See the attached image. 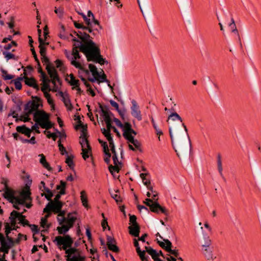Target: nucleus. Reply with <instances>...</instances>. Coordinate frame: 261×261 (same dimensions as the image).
I'll list each match as a JSON object with an SVG mask.
<instances>
[{
	"label": "nucleus",
	"instance_id": "nucleus-1",
	"mask_svg": "<svg viewBox=\"0 0 261 261\" xmlns=\"http://www.w3.org/2000/svg\"><path fill=\"white\" fill-rule=\"evenodd\" d=\"M167 122L174 149L179 158L187 155L191 148V143L186 126L182 118L176 112L168 116Z\"/></svg>",
	"mask_w": 261,
	"mask_h": 261
},
{
	"label": "nucleus",
	"instance_id": "nucleus-2",
	"mask_svg": "<svg viewBox=\"0 0 261 261\" xmlns=\"http://www.w3.org/2000/svg\"><path fill=\"white\" fill-rule=\"evenodd\" d=\"M75 41L72 49L71 58H70V55L65 50L66 57L70 60L71 64L76 68L83 71L86 74L89 73L88 70L85 69L83 65L77 62L76 60L80 58L77 48L83 52L86 56L88 61H92L100 65H103L108 62L105 59L103 58L100 55V49L96 44L92 41L84 42L82 43L80 41Z\"/></svg>",
	"mask_w": 261,
	"mask_h": 261
},
{
	"label": "nucleus",
	"instance_id": "nucleus-3",
	"mask_svg": "<svg viewBox=\"0 0 261 261\" xmlns=\"http://www.w3.org/2000/svg\"><path fill=\"white\" fill-rule=\"evenodd\" d=\"M31 192L29 187L26 186L18 195H14L13 191L6 186V190L4 196L13 204L15 208L20 210L19 205H25L26 207L30 208L32 206Z\"/></svg>",
	"mask_w": 261,
	"mask_h": 261
},
{
	"label": "nucleus",
	"instance_id": "nucleus-4",
	"mask_svg": "<svg viewBox=\"0 0 261 261\" xmlns=\"http://www.w3.org/2000/svg\"><path fill=\"white\" fill-rule=\"evenodd\" d=\"M112 120L115 122L118 127L122 128L123 135L127 141L133 143L137 148H139L140 143L138 140L134 139V136L137 135V133L132 128L130 123L125 122L123 124L119 119L114 117L112 118Z\"/></svg>",
	"mask_w": 261,
	"mask_h": 261
},
{
	"label": "nucleus",
	"instance_id": "nucleus-5",
	"mask_svg": "<svg viewBox=\"0 0 261 261\" xmlns=\"http://www.w3.org/2000/svg\"><path fill=\"white\" fill-rule=\"evenodd\" d=\"M148 189L151 192V198L146 199L144 201V203L149 206L150 211L153 213L158 214L161 212L165 215H168L167 210L165 207L161 206L157 202L158 200V193L153 190L152 186L148 187Z\"/></svg>",
	"mask_w": 261,
	"mask_h": 261
},
{
	"label": "nucleus",
	"instance_id": "nucleus-6",
	"mask_svg": "<svg viewBox=\"0 0 261 261\" xmlns=\"http://www.w3.org/2000/svg\"><path fill=\"white\" fill-rule=\"evenodd\" d=\"M49 115L43 111H38L34 114V121L42 128L48 129L52 127L53 125L49 120Z\"/></svg>",
	"mask_w": 261,
	"mask_h": 261
},
{
	"label": "nucleus",
	"instance_id": "nucleus-7",
	"mask_svg": "<svg viewBox=\"0 0 261 261\" xmlns=\"http://www.w3.org/2000/svg\"><path fill=\"white\" fill-rule=\"evenodd\" d=\"M54 242H56L57 245L60 249H63L65 252L68 248H70L73 244L72 239L68 235L57 236L55 238Z\"/></svg>",
	"mask_w": 261,
	"mask_h": 261
},
{
	"label": "nucleus",
	"instance_id": "nucleus-8",
	"mask_svg": "<svg viewBox=\"0 0 261 261\" xmlns=\"http://www.w3.org/2000/svg\"><path fill=\"white\" fill-rule=\"evenodd\" d=\"M80 143L82 147V157L86 160L91 154V149L84 132L80 137Z\"/></svg>",
	"mask_w": 261,
	"mask_h": 261
},
{
	"label": "nucleus",
	"instance_id": "nucleus-9",
	"mask_svg": "<svg viewBox=\"0 0 261 261\" xmlns=\"http://www.w3.org/2000/svg\"><path fill=\"white\" fill-rule=\"evenodd\" d=\"M40 106H42L41 100L39 97H35L32 101L27 103L24 110L26 113L29 114H34L35 112L39 111L38 109Z\"/></svg>",
	"mask_w": 261,
	"mask_h": 261
},
{
	"label": "nucleus",
	"instance_id": "nucleus-10",
	"mask_svg": "<svg viewBox=\"0 0 261 261\" xmlns=\"http://www.w3.org/2000/svg\"><path fill=\"white\" fill-rule=\"evenodd\" d=\"M67 261H84L85 257L81 255L80 252L74 248H68L66 251Z\"/></svg>",
	"mask_w": 261,
	"mask_h": 261
},
{
	"label": "nucleus",
	"instance_id": "nucleus-11",
	"mask_svg": "<svg viewBox=\"0 0 261 261\" xmlns=\"http://www.w3.org/2000/svg\"><path fill=\"white\" fill-rule=\"evenodd\" d=\"M89 68L95 80L101 83L109 82L106 79V74L102 70L101 71L102 74H100V73L98 72L96 67L92 64H89Z\"/></svg>",
	"mask_w": 261,
	"mask_h": 261
},
{
	"label": "nucleus",
	"instance_id": "nucleus-12",
	"mask_svg": "<svg viewBox=\"0 0 261 261\" xmlns=\"http://www.w3.org/2000/svg\"><path fill=\"white\" fill-rule=\"evenodd\" d=\"M9 219L12 224L14 225L16 223V219H17L24 226L29 225L28 221L25 219V217L22 215V213H19L16 211H13L11 212Z\"/></svg>",
	"mask_w": 261,
	"mask_h": 261
},
{
	"label": "nucleus",
	"instance_id": "nucleus-13",
	"mask_svg": "<svg viewBox=\"0 0 261 261\" xmlns=\"http://www.w3.org/2000/svg\"><path fill=\"white\" fill-rule=\"evenodd\" d=\"M46 69L47 71L48 74L51 78V82L54 85L53 90L56 91V87H57V83L60 84V81L58 77L57 71L55 68L52 66H47Z\"/></svg>",
	"mask_w": 261,
	"mask_h": 261
},
{
	"label": "nucleus",
	"instance_id": "nucleus-14",
	"mask_svg": "<svg viewBox=\"0 0 261 261\" xmlns=\"http://www.w3.org/2000/svg\"><path fill=\"white\" fill-rule=\"evenodd\" d=\"M63 204L61 202H49L43 210L44 213H49L51 211L55 213H58L61 210Z\"/></svg>",
	"mask_w": 261,
	"mask_h": 261
},
{
	"label": "nucleus",
	"instance_id": "nucleus-15",
	"mask_svg": "<svg viewBox=\"0 0 261 261\" xmlns=\"http://www.w3.org/2000/svg\"><path fill=\"white\" fill-rule=\"evenodd\" d=\"M88 19H90V20L89 24H87L88 25V27H87V31L88 33H92L93 35H95L98 30L101 29L99 22L95 19V17H94V20H92L91 17H88Z\"/></svg>",
	"mask_w": 261,
	"mask_h": 261
},
{
	"label": "nucleus",
	"instance_id": "nucleus-16",
	"mask_svg": "<svg viewBox=\"0 0 261 261\" xmlns=\"http://www.w3.org/2000/svg\"><path fill=\"white\" fill-rule=\"evenodd\" d=\"M101 112L102 116L107 125V129L106 130L111 131V129H113V127H114L111 125L113 115L110 111L103 108L101 109Z\"/></svg>",
	"mask_w": 261,
	"mask_h": 261
},
{
	"label": "nucleus",
	"instance_id": "nucleus-17",
	"mask_svg": "<svg viewBox=\"0 0 261 261\" xmlns=\"http://www.w3.org/2000/svg\"><path fill=\"white\" fill-rule=\"evenodd\" d=\"M112 153L113 154L112 158L114 166L110 165L109 167V170L112 175H114V172H118L120 170V163L119 162L117 156L116 155V152L114 147V150H111Z\"/></svg>",
	"mask_w": 261,
	"mask_h": 261
},
{
	"label": "nucleus",
	"instance_id": "nucleus-18",
	"mask_svg": "<svg viewBox=\"0 0 261 261\" xmlns=\"http://www.w3.org/2000/svg\"><path fill=\"white\" fill-rule=\"evenodd\" d=\"M132 106L130 109L132 116L136 118L138 120H141L142 119V116L139 106L135 100H132Z\"/></svg>",
	"mask_w": 261,
	"mask_h": 261
},
{
	"label": "nucleus",
	"instance_id": "nucleus-19",
	"mask_svg": "<svg viewBox=\"0 0 261 261\" xmlns=\"http://www.w3.org/2000/svg\"><path fill=\"white\" fill-rule=\"evenodd\" d=\"M116 244V241L113 238L110 236L107 237V246L109 249L114 252H118L119 249Z\"/></svg>",
	"mask_w": 261,
	"mask_h": 261
},
{
	"label": "nucleus",
	"instance_id": "nucleus-20",
	"mask_svg": "<svg viewBox=\"0 0 261 261\" xmlns=\"http://www.w3.org/2000/svg\"><path fill=\"white\" fill-rule=\"evenodd\" d=\"M77 219L76 215L75 213H69L66 218L65 222L66 225L70 228H71L75 220Z\"/></svg>",
	"mask_w": 261,
	"mask_h": 261
},
{
	"label": "nucleus",
	"instance_id": "nucleus-21",
	"mask_svg": "<svg viewBox=\"0 0 261 261\" xmlns=\"http://www.w3.org/2000/svg\"><path fill=\"white\" fill-rule=\"evenodd\" d=\"M164 241L165 242L166 244V250L171 254L174 255L175 257H177L179 254L178 250L177 249H171L172 243L169 240L166 239L164 240Z\"/></svg>",
	"mask_w": 261,
	"mask_h": 261
},
{
	"label": "nucleus",
	"instance_id": "nucleus-22",
	"mask_svg": "<svg viewBox=\"0 0 261 261\" xmlns=\"http://www.w3.org/2000/svg\"><path fill=\"white\" fill-rule=\"evenodd\" d=\"M101 132L109 141L111 150H114V147H115V145L113 142L112 137L110 134V131H109V130H106V129L103 128L101 129Z\"/></svg>",
	"mask_w": 261,
	"mask_h": 261
},
{
	"label": "nucleus",
	"instance_id": "nucleus-23",
	"mask_svg": "<svg viewBox=\"0 0 261 261\" xmlns=\"http://www.w3.org/2000/svg\"><path fill=\"white\" fill-rule=\"evenodd\" d=\"M23 78L24 80V82L26 85H28L29 86L33 87L37 90H39V87L34 78H29L27 76H23Z\"/></svg>",
	"mask_w": 261,
	"mask_h": 261
},
{
	"label": "nucleus",
	"instance_id": "nucleus-24",
	"mask_svg": "<svg viewBox=\"0 0 261 261\" xmlns=\"http://www.w3.org/2000/svg\"><path fill=\"white\" fill-rule=\"evenodd\" d=\"M146 252L151 255L152 258L154 261H158L160 259L158 258V254L155 250L150 247H145Z\"/></svg>",
	"mask_w": 261,
	"mask_h": 261
},
{
	"label": "nucleus",
	"instance_id": "nucleus-25",
	"mask_svg": "<svg viewBox=\"0 0 261 261\" xmlns=\"http://www.w3.org/2000/svg\"><path fill=\"white\" fill-rule=\"evenodd\" d=\"M16 130L18 132L21 133L27 136L28 137H30L32 130L25 125L18 126L16 127Z\"/></svg>",
	"mask_w": 261,
	"mask_h": 261
},
{
	"label": "nucleus",
	"instance_id": "nucleus-26",
	"mask_svg": "<svg viewBox=\"0 0 261 261\" xmlns=\"http://www.w3.org/2000/svg\"><path fill=\"white\" fill-rule=\"evenodd\" d=\"M129 233L136 237H139L140 227L138 225H131L128 227Z\"/></svg>",
	"mask_w": 261,
	"mask_h": 261
},
{
	"label": "nucleus",
	"instance_id": "nucleus-27",
	"mask_svg": "<svg viewBox=\"0 0 261 261\" xmlns=\"http://www.w3.org/2000/svg\"><path fill=\"white\" fill-rule=\"evenodd\" d=\"M66 80L71 86H74V87H77L79 86V81L75 79L72 74H70L68 75V76L66 77Z\"/></svg>",
	"mask_w": 261,
	"mask_h": 261
},
{
	"label": "nucleus",
	"instance_id": "nucleus-28",
	"mask_svg": "<svg viewBox=\"0 0 261 261\" xmlns=\"http://www.w3.org/2000/svg\"><path fill=\"white\" fill-rule=\"evenodd\" d=\"M38 40L39 42V47L40 49V54L41 56H42L46 55V49L44 46L45 44H48V43H45L41 37L39 38Z\"/></svg>",
	"mask_w": 261,
	"mask_h": 261
},
{
	"label": "nucleus",
	"instance_id": "nucleus-29",
	"mask_svg": "<svg viewBox=\"0 0 261 261\" xmlns=\"http://www.w3.org/2000/svg\"><path fill=\"white\" fill-rule=\"evenodd\" d=\"M77 36L83 42L91 41L90 40V35L85 31H79Z\"/></svg>",
	"mask_w": 261,
	"mask_h": 261
},
{
	"label": "nucleus",
	"instance_id": "nucleus-30",
	"mask_svg": "<svg viewBox=\"0 0 261 261\" xmlns=\"http://www.w3.org/2000/svg\"><path fill=\"white\" fill-rule=\"evenodd\" d=\"M42 75L43 77V82H42V86L41 88V91L44 93L46 91V90L49 88V85L48 84V82H49V80H47L46 79V76L44 73L42 72Z\"/></svg>",
	"mask_w": 261,
	"mask_h": 261
},
{
	"label": "nucleus",
	"instance_id": "nucleus-31",
	"mask_svg": "<svg viewBox=\"0 0 261 261\" xmlns=\"http://www.w3.org/2000/svg\"><path fill=\"white\" fill-rule=\"evenodd\" d=\"M39 156L40 157V163L42 166L48 170H51V168L49 164L46 162L45 156L43 154H40L39 155Z\"/></svg>",
	"mask_w": 261,
	"mask_h": 261
},
{
	"label": "nucleus",
	"instance_id": "nucleus-32",
	"mask_svg": "<svg viewBox=\"0 0 261 261\" xmlns=\"http://www.w3.org/2000/svg\"><path fill=\"white\" fill-rule=\"evenodd\" d=\"M148 174L147 173H141L140 176L142 180V182L145 186H146L148 189V187H151L150 186V179L146 177Z\"/></svg>",
	"mask_w": 261,
	"mask_h": 261
},
{
	"label": "nucleus",
	"instance_id": "nucleus-33",
	"mask_svg": "<svg viewBox=\"0 0 261 261\" xmlns=\"http://www.w3.org/2000/svg\"><path fill=\"white\" fill-rule=\"evenodd\" d=\"M23 79V77H20L16 80L11 81L10 83L11 84L14 83L15 88L17 90H19L21 89V87H22V85H21V83L20 81L21 80H22Z\"/></svg>",
	"mask_w": 261,
	"mask_h": 261
},
{
	"label": "nucleus",
	"instance_id": "nucleus-34",
	"mask_svg": "<svg viewBox=\"0 0 261 261\" xmlns=\"http://www.w3.org/2000/svg\"><path fill=\"white\" fill-rule=\"evenodd\" d=\"M70 228L66 224H62L61 227H58L57 230L59 234H64L67 232Z\"/></svg>",
	"mask_w": 261,
	"mask_h": 261
},
{
	"label": "nucleus",
	"instance_id": "nucleus-35",
	"mask_svg": "<svg viewBox=\"0 0 261 261\" xmlns=\"http://www.w3.org/2000/svg\"><path fill=\"white\" fill-rule=\"evenodd\" d=\"M81 199L83 205L87 207L88 206L87 198L85 191H82L81 192Z\"/></svg>",
	"mask_w": 261,
	"mask_h": 261
},
{
	"label": "nucleus",
	"instance_id": "nucleus-36",
	"mask_svg": "<svg viewBox=\"0 0 261 261\" xmlns=\"http://www.w3.org/2000/svg\"><path fill=\"white\" fill-rule=\"evenodd\" d=\"M217 165H218V169L219 172L221 176H223V168H222V163L221 161V157L220 154H218L217 156Z\"/></svg>",
	"mask_w": 261,
	"mask_h": 261
},
{
	"label": "nucleus",
	"instance_id": "nucleus-37",
	"mask_svg": "<svg viewBox=\"0 0 261 261\" xmlns=\"http://www.w3.org/2000/svg\"><path fill=\"white\" fill-rule=\"evenodd\" d=\"M59 94L62 97L63 101L65 105L67 107H70L71 106V103H70V101L69 98H68V97L65 96L62 92H60Z\"/></svg>",
	"mask_w": 261,
	"mask_h": 261
},
{
	"label": "nucleus",
	"instance_id": "nucleus-38",
	"mask_svg": "<svg viewBox=\"0 0 261 261\" xmlns=\"http://www.w3.org/2000/svg\"><path fill=\"white\" fill-rule=\"evenodd\" d=\"M3 55L5 56L6 59L8 61L10 59H14L16 60L17 58L15 56V55L10 52L4 51Z\"/></svg>",
	"mask_w": 261,
	"mask_h": 261
},
{
	"label": "nucleus",
	"instance_id": "nucleus-39",
	"mask_svg": "<svg viewBox=\"0 0 261 261\" xmlns=\"http://www.w3.org/2000/svg\"><path fill=\"white\" fill-rule=\"evenodd\" d=\"M145 251H145H141V250L139 249V248L138 249V251H137L142 261H148L147 257L145 256Z\"/></svg>",
	"mask_w": 261,
	"mask_h": 261
},
{
	"label": "nucleus",
	"instance_id": "nucleus-40",
	"mask_svg": "<svg viewBox=\"0 0 261 261\" xmlns=\"http://www.w3.org/2000/svg\"><path fill=\"white\" fill-rule=\"evenodd\" d=\"M203 239L204 240L203 246L205 247H207V246H210L211 244V240L210 239V237L206 234H203Z\"/></svg>",
	"mask_w": 261,
	"mask_h": 261
},
{
	"label": "nucleus",
	"instance_id": "nucleus-41",
	"mask_svg": "<svg viewBox=\"0 0 261 261\" xmlns=\"http://www.w3.org/2000/svg\"><path fill=\"white\" fill-rule=\"evenodd\" d=\"M46 193H42L41 195L44 196L48 200H51V198L53 197V194L51 192V191L49 189H46V191H45Z\"/></svg>",
	"mask_w": 261,
	"mask_h": 261
},
{
	"label": "nucleus",
	"instance_id": "nucleus-42",
	"mask_svg": "<svg viewBox=\"0 0 261 261\" xmlns=\"http://www.w3.org/2000/svg\"><path fill=\"white\" fill-rule=\"evenodd\" d=\"M65 162L71 169L73 168L74 164L72 160V158L71 156H67Z\"/></svg>",
	"mask_w": 261,
	"mask_h": 261
},
{
	"label": "nucleus",
	"instance_id": "nucleus-43",
	"mask_svg": "<svg viewBox=\"0 0 261 261\" xmlns=\"http://www.w3.org/2000/svg\"><path fill=\"white\" fill-rule=\"evenodd\" d=\"M3 77L4 80H11L14 77V76L11 74H9L7 73V71H3Z\"/></svg>",
	"mask_w": 261,
	"mask_h": 261
},
{
	"label": "nucleus",
	"instance_id": "nucleus-44",
	"mask_svg": "<svg viewBox=\"0 0 261 261\" xmlns=\"http://www.w3.org/2000/svg\"><path fill=\"white\" fill-rule=\"evenodd\" d=\"M110 193H111L112 197L115 200V201L117 203H118L121 202L122 200H121V198L120 197V196H119L118 195H117L116 193H113L111 192H110Z\"/></svg>",
	"mask_w": 261,
	"mask_h": 261
},
{
	"label": "nucleus",
	"instance_id": "nucleus-45",
	"mask_svg": "<svg viewBox=\"0 0 261 261\" xmlns=\"http://www.w3.org/2000/svg\"><path fill=\"white\" fill-rule=\"evenodd\" d=\"M41 59L44 65L47 67V66H51L49 63V61L48 58L46 56V55L41 56Z\"/></svg>",
	"mask_w": 261,
	"mask_h": 261
},
{
	"label": "nucleus",
	"instance_id": "nucleus-46",
	"mask_svg": "<svg viewBox=\"0 0 261 261\" xmlns=\"http://www.w3.org/2000/svg\"><path fill=\"white\" fill-rule=\"evenodd\" d=\"M105 154V157L104 158V161L105 162L109 164L110 162V157H111V154L109 152V150L107 151L106 152H104Z\"/></svg>",
	"mask_w": 261,
	"mask_h": 261
},
{
	"label": "nucleus",
	"instance_id": "nucleus-47",
	"mask_svg": "<svg viewBox=\"0 0 261 261\" xmlns=\"http://www.w3.org/2000/svg\"><path fill=\"white\" fill-rule=\"evenodd\" d=\"M98 141L101 144V146L103 147V152L109 151V147L106 142H103L100 139H98Z\"/></svg>",
	"mask_w": 261,
	"mask_h": 261
},
{
	"label": "nucleus",
	"instance_id": "nucleus-48",
	"mask_svg": "<svg viewBox=\"0 0 261 261\" xmlns=\"http://www.w3.org/2000/svg\"><path fill=\"white\" fill-rule=\"evenodd\" d=\"M31 114H29L28 113H26L25 111L24 112V114L22 116H21V120L23 121L24 122H28L30 120V118L29 117V115Z\"/></svg>",
	"mask_w": 261,
	"mask_h": 261
},
{
	"label": "nucleus",
	"instance_id": "nucleus-49",
	"mask_svg": "<svg viewBox=\"0 0 261 261\" xmlns=\"http://www.w3.org/2000/svg\"><path fill=\"white\" fill-rule=\"evenodd\" d=\"M137 218L135 215H131L129 217V222L132 224V225H138L136 222Z\"/></svg>",
	"mask_w": 261,
	"mask_h": 261
},
{
	"label": "nucleus",
	"instance_id": "nucleus-50",
	"mask_svg": "<svg viewBox=\"0 0 261 261\" xmlns=\"http://www.w3.org/2000/svg\"><path fill=\"white\" fill-rule=\"evenodd\" d=\"M230 20L231 22L228 23V27L230 28L231 31H232V30H233V29L234 30L236 29L237 27L233 17H231Z\"/></svg>",
	"mask_w": 261,
	"mask_h": 261
},
{
	"label": "nucleus",
	"instance_id": "nucleus-51",
	"mask_svg": "<svg viewBox=\"0 0 261 261\" xmlns=\"http://www.w3.org/2000/svg\"><path fill=\"white\" fill-rule=\"evenodd\" d=\"M55 12L58 15L59 17H62L63 15V10L62 8H55Z\"/></svg>",
	"mask_w": 261,
	"mask_h": 261
},
{
	"label": "nucleus",
	"instance_id": "nucleus-52",
	"mask_svg": "<svg viewBox=\"0 0 261 261\" xmlns=\"http://www.w3.org/2000/svg\"><path fill=\"white\" fill-rule=\"evenodd\" d=\"M74 26L77 29H82V31H87V27L84 26L83 25L79 23L76 22H74Z\"/></svg>",
	"mask_w": 261,
	"mask_h": 261
},
{
	"label": "nucleus",
	"instance_id": "nucleus-53",
	"mask_svg": "<svg viewBox=\"0 0 261 261\" xmlns=\"http://www.w3.org/2000/svg\"><path fill=\"white\" fill-rule=\"evenodd\" d=\"M32 231L34 232V234L38 233L39 232L38 226L36 225H28Z\"/></svg>",
	"mask_w": 261,
	"mask_h": 261
},
{
	"label": "nucleus",
	"instance_id": "nucleus-54",
	"mask_svg": "<svg viewBox=\"0 0 261 261\" xmlns=\"http://www.w3.org/2000/svg\"><path fill=\"white\" fill-rule=\"evenodd\" d=\"M47 220L46 218H42L41 220V226L44 228H47L49 225L47 224Z\"/></svg>",
	"mask_w": 261,
	"mask_h": 261
},
{
	"label": "nucleus",
	"instance_id": "nucleus-55",
	"mask_svg": "<svg viewBox=\"0 0 261 261\" xmlns=\"http://www.w3.org/2000/svg\"><path fill=\"white\" fill-rule=\"evenodd\" d=\"M66 218V217H65V216H58L57 220H58V221L60 225H62L63 224V223H64L65 222Z\"/></svg>",
	"mask_w": 261,
	"mask_h": 261
},
{
	"label": "nucleus",
	"instance_id": "nucleus-56",
	"mask_svg": "<svg viewBox=\"0 0 261 261\" xmlns=\"http://www.w3.org/2000/svg\"><path fill=\"white\" fill-rule=\"evenodd\" d=\"M204 255L206 257V258L208 260L212 259L213 258L212 252L210 250L208 251L205 252L204 253Z\"/></svg>",
	"mask_w": 261,
	"mask_h": 261
},
{
	"label": "nucleus",
	"instance_id": "nucleus-57",
	"mask_svg": "<svg viewBox=\"0 0 261 261\" xmlns=\"http://www.w3.org/2000/svg\"><path fill=\"white\" fill-rule=\"evenodd\" d=\"M102 216L104 218L103 221L101 223V225L103 228V229L105 230L107 226H108V222L107 221V219H105L104 214H102Z\"/></svg>",
	"mask_w": 261,
	"mask_h": 261
},
{
	"label": "nucleus",
	"instance_id": "nucleus-58",
	"mask_svg": "<svg viewBox=\"0 0 261 261\" xmlns=\"http://www.w3.org/2000/svg\"><path fill=\"white\" fill-rule=\"evenodd\" d=\"M5 233H6V237H7V239H6V240H8V238H10L9 236H8V234L9 233H10V230H11V228L9 226V225L8 224H7L6 226V227H5Z\"/></svg>",
	"mask_w": 261,
	"mask_h": 261
},
{
	"label": "nucleus",
	"instance_id": "nucleus-59",
	"mask_svg": "<svg viewBox=\"0 0 261 261\" xmlns=\"http://www.w3.org/2000/svg\"><path fill=\"white\" fill-rule=\"evenodd\" d=\"M47 137L48 138H51L54 141H55L57 138V136L55 134L50 133L49 132H47Z\"/></svg>",
	"mask_w": 261,
	"mask_h": 261
},
{
	"label": "nucleus",
	"instance_id": "nucleus-60",
	"mask_svg": "<svg viewBox=\"0 0 261 261\" xmlns=\"http://www.w3.org/2000/svg\"><path fill=\"white\" fill-rule=\"evenodd\" d=\"M38 124H37V123H36V124L35 125H34L32 127V129L31 130H35L37 133H38L39 134L40 133V131L39 130V126H38Z\"/></svg>",
	"mask_w": 261,
	"mask_h": 261
},
{
	"label": "nucleus",
	"instance_id": "nucleus-61",
	"mask_svg": "<svg viewBox=\"0 0 261 261\" xmlns=\"http://www.w3.org/2000/svg\"><path fill=\"white\" fill-rule=\"evenodd\" d=\"M110 103L112 107H114L116 110H118L119 105L116 102L111 100H110Z\"/></svg>",
	"mask_w": 261,
	"mask_h": 261
},
{
	"label": "nucleus",
	"instance_id": "nucleus-62",
	"mask_svg": "<svg viewBox=\"0 0 261 261\" xmlns=\"http://www.w3.org/2000/svg\"><path fill=\"white\" fill-rule=\"evenodd\" d=\"M59 148V150L62 155H63L64 154H66L67 153L65 147L63 146V145H60V147Z\"/></svg>",
	"mask_w": 261,
	"mask_h": 261
},
{
	"label": "nucleus",
	"instance_id": "nucleus-63",
	"mask_svg": "<svg viewBox=\"0 0 261 261\" xmlns=\"http://www.w3.org/2000/svg\"><path fill=\"white\" fill-rule=\"evenodd\" d=\"M46 189H48L47 188H46L45 187V182L43 181H42L40 183V189L41 190V191H46Z\"/></svg>",
	"mask_w": 261,
	"mask_h": 261
},
{
	"label": "nucleus",
	"instance_id": "nucleus-64",
	"mask_svg": "<svg viewBox=\"0 0 261 261\" xmlns=\"http://www.w3.org/2000/svg\"><path fill=\"white\" fill-rule=\"evenodd\" d=\"M65 186H66L65 182L61 180L60 181V185L57 186V189L59 190V189H60L61 188H65Z\"/></svg>",
	"mask_w": 261,
	"mask_h": 261
}]
</instances>
